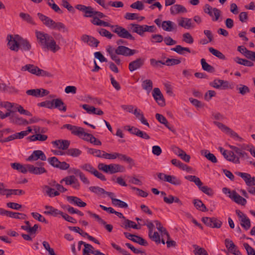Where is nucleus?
<instances>
[{
	"instance_id": "nucleus-1",
	"label": "nucleus",
	"mask_w": 255,
	"mask_h": 255,
	"mask_svg": "<svg viewBox=\"0 0 255 255\" xmlns=\"http://www.w3.org/2000/svg\"><path fill=\"white\" fill-rule=\"evenodd\" d=\"M35 36L38 44L43 50H50L55 53L60 49L53 37L48 33L36 30Z\"/></svg>"
},
{
	"instance_id": "nucleus-2",
	"label": "nucleus",
	"mask_w": 255,
	"mask_h": 255,
	"mask_svg": "<svg viewBox=\"0 0 255 255\" xmlns=\"http://www.w3.org/2000/svg\"><path fill=\"white\" fill-rule=\"evenodd\" d=\"M111 30L121 38L128 39L132 40H134L135 39L134 37L126 28L120 25H112V26H111Z\"/></svg>"
},
{
	"instance_id": "nucleus-3",
	"label": "nucleus",
	"mask_w": 255,
	"mask_h": 255,
	"mask_svg": "<svg viewBox=\"0 0 255 255\" xmlns=\"http://www.w3.org/2000/svg\"><path fill=\"white\" fill-rule=\"evenodd\" d=\"M80 167L84 171L88 172L100 179L102 181H105L107 179L104 175L99 172L90 163H85L80 165Z\"/></svg>"
},
{
	"instance_id": "nucleus-4",
	"label": "nucleus",
	"mask_w": 255,
	"mask_h": 255,
	"mask_svg": "<svg viewBox=\"0 0 255 255\" xmlns=\"http://www.w3.org/2000/svg\"><path fill=\"white\" fill-rule=\"evenodd\" d=\"M213 123L223 131L226 132V133L229 134L231 137L234 138L236 140H239L240 141H242L243 140V139L242 137L239 136V135L237 132L233 130L229 127H227L223 124L216 121H214Z\"/></svg>"
},
{
	"instance_id": "nucleus-5",
	"label": "nucleus",
	"mask_w": 255,
	"mask_h": 255,
	"mask_svg": "<svg viewBox=\"0 0 255 255\" xmlns=\"http://www.w3.org/2000/svg\"><path fill=\"white\" fill-rule=\"evenodd\" d=\"M204 11L209 14L213 21H217L221 15V11L216 7L213 8L209 4H206L204 6Z\"/></svg>"
},
{
	"instance_id": "nucleus-6",
	"label": "nucleus",
	"mask_w": 255,
	"mask_h": 255,
	"mask_svg": "<svg viewBox=\"0 0 255 255\" xmlns=\"http://www.w3.org/2000/svg\"><path fill=\"white\" fill-rule=\"evenodd\" d=\"M157 177L160 180L169 182L174 185L178 186L181 184V181L174 175H169L162 173H159L157 174Z\"/></svg>"
},
{
	"instance_id": "nucleus-7",
	"label": "nucleus",
	"mask_w": 255,
	"mask_h": 255,
	"mask_svg": "<svg viewBox=\"0 0 255 255\" xmlns=\"http://www.w3.org/2000/svg\"><path fill=\"white\" fill-rule=\"evenodd\" d=\"M115 52L119 55H122L125 57H128L133 55L137 52V50L131 49L126 46L119 45L115 49Z\"/></svg>"
},
{
	"instance_id": "nucleus-8",
	"label": "nucleus",
	"mask_w": 255,
	"mask_h": 255,
	"mask_svg": "<svg viewBox=\"0 0 255 255\" xmlns=\"http://www.w3.org/2000/svg\"><path fill=\"white\" fill-rule=\"evenodd\" d=\"M16 35H15L13 37L12 35H7L8 43L7 45L11 50L17 52L19 49L20 40L16 37Z\"/></svg>"
},
{
	"instance_id": "nucleus-9",
	"label": "nucleus",
	"mask_w": 255,
	"mask_h": 255,
	"mask_svg": "<svg viewBox=\"0 0 255 255\" xmlns=\"http://www.w3.org/2000/svg\"><path fill=\"white\" fill-rule=\"evenodd\" d=\"M177 21L179 26L186 29H191L195 27V24L191 18L181 17L177 19Z\"/></svg>"
},
{
	"instance_id": "nucleus-10",
	"label": "nucleus",
	"mask_w": 255,
	"mask_h": 255,
	"mask_svg": "<svg viewBox=\"0 0 255 255\" xmlns=\"http://www.w3.org/2000/svg\"><path fill=\"white\" fill-rule=\"evenodd\" d=\"M81 40L91 47H97L100 41L94 37L87 34H83L81 36Z\"/></svg>"
},
{
	"instance_id": "nucleus-11",
	"label": "nucleus",
	"mask_w": 255,
	"mask_h": 255,
	"mask_svg": "<svg viewBox=\"0 0 255 255\" xmlns=\"http://www.w3.org/2000/svg\"><path fill=\"white\" fill-rule=\"evenodd\" d=\"M152 94L153 97L159 106L164 107L165 105L164 98L159 88H154Z\"/></svg>"
},
{
	"instance_id": "nucleus-12",
	"label": "nucleus",
	"mask_w": 255,
	"mask_h": 255,
	"mask_svg": "<svg viewBox=\"0 0 255 255\" xmlns=\"http://www.w3.org/2000/svg\"><path fill=\"white\" fill-rule=\"evenodd\" d=\"M145 59L138 58L130 62L128 65V69L130 72H133L141 68L144 64Z\"/></svg>"
},
{
	"instance_id": "nucleus-13",
	"label": "nucleus",
	"mask_w": 255,
	"mask_h": 255,
	"mask_svg": "<svg viewBox=\"0 0 255 255\" xmlns=\"http://www.w3.org/2000/svg\"><path fill=\"white\" fill-rule=\"evenodd\" d=\"M40 159L42 161L46 160V156L44 152L40 150H34L27 159V161H36Z\"/></svg>"
},
{
	"instance_id": "nucleus-14",
	"label": "nucleus",
	"mask_w": 255,
	"mask_h": 255,
	"mask_svg": "<svg viewBox=\"0 0 255 255\" xmlns=\"http://www.w3.org/2000/svg\"><path fill=\"white\" fill-rule=\"evenodd\" d=\"M228 146L230 148L232 149L235 153L238 154L237 156L239 157V159L240 158L243 159L250 158V156H249L248 154L243 150V149H247L246 147H243L241 149L237 146L230 144H229Z\"/></svg>"
},
{
	"instance_id": "nucleus-15",
	"label": "nucleus",
	"mask_w": 255,
	"mask_h": 255,
	"mask_svg": "<svg viewBox=\"0 0 255 255\" xmlns=\"http://www.w3.org/2000/svg\"><path fill=\"white\" fill-rule=\"evenodd\" d=\"M69 173H73L76 176H78L81 181L85 184H89L90 181L86 177L85 175L79 169L76 168H71L68 170Z\"/></svg>"
},
{
	"instance_id": "nucleus-16",
	"label": "nucleus",
	"mask_w": 255,
	"mask_h": 255,
	"mask_svg": "<svg viewBox=\"0 0 255 255\" xmlns=\"http://www.w3.org/2000/svg\"><path fill=\"white\" fill-rule=\"evenodd\" d=\"M66 199L70 204L79 207H84L87 205L85 202L76 196H68L66 197Z\"/></svg>"
},
{
	"instance_id": "nucleus-17",
	"label": "nucleus",
	"mask_w": 255,
	"mask_h": 255,
	"mask_svg": "<svg viewBox=\"0 0 255 255\" xmlns=\"http://www.w3.org/2000/svg\"><path fill=\"white\" fill-rule=\"evenodd\" d=\"M229 197L238 204L242 206L245 205L247 203V200L241 196L236 191L233 190L232 193L230 194Z\"/></svg>"
},
{
	"instance_id": "nucleus-18",
	"label": "nucleus",
	"mask_w": 255,
	"mask_h": 255,
	"mask_svg": "<svg viewBox=\"0 0 255 255\" xmlns=\"http://www.w3.org/2000/svg\"><path fill=\"white\" fill-rule=\"evenodd\" d=\"M27 168L29 173L35 175H40L47 172V170L44 167H37L27 164Z\"/></svg>"
},
{
	"instance_id": "nucleus-19",
	"label": "nucleus",
	"mask_w": 255,
	"mask_h": 255,
	"mask_svg": "<svg viewBox=\"0 0 255 255\" xmlns=\"http://www.w3.org/2000/svg\"><path fill=\"white\" fill-rule=\"evenodd\" d=\"M16 37L20 40L19 49L21 50L28 51L31 49V45L27 39H24L18 35H16Z\"/></svg>"
},
{
	"instance_id": "nucleus-20",
	"label": "nucleus",
	"mask_w": 255,
	"mask_h": 255,
	"mask_svg": "<svg viewBox=\"0 0 255 255\" xmlns=\"http://www.w3.org/2000/svg\"><path fill=\"white\" fill-rule=\"evenodd\" d=\"M82 107L89 114H95L100 116L104 114V112L101 110L96 108L93 106L84 104L82 105Z\"/></svg>"
},
{
	"instance_id": "nucleus-21",
	"label": "nucleus",
	"mask_w": 255,
	"mask_h": 255,
	"mask_svg": "<svg viewBox=\"0 0 255 255\" xmlns=\"http://www.w3.org/2000/svg\"><path fill=\"white\" fill-rule=\"evenodd\" d=\"M37 15L40 20L42 21L43 23L45 26L50 29L52 28L53 25L54 23V21L53 19L41 13H38Z\"/></svg>"
},
{
	"instance_id": "nucleus-22",
	"label": "nucleus",
	"mask_w": 255,
	"mask_h": 255,
	"mask_svg": "<svg viewBox=\"0 0 255 255\" xmlns=\"http://www.w3.org/2000/svg\"><path fill=\"white\" fill-rule=\"evenodd\" d=\"M108 170V173L112 174L117 172H123L125 171V168L120 164H110Z\"/></svg>"
},
{
	"instance_id": "nucleus-23",
	"label": "nucleus",
	"mask_w": 255,
	"mask_h": 255,
	"mask_svg": "<svg viewBox=\"0 0 255 255\" xmlns=\"http://www.w3.org/2000/svg\"><path fill=\"white\" fill-rule=\"evenodd\" d=\"M10 122L17 125L25 126L28 125V121L24 119L22 117H19L16 115L11 114V116L10 117Z\"/></svg>"
},
{
	"instance_id": "nucleus-24",
	"label": "nucleus",
	"mask_w": 255,
	"mask_h": 255,
	"mask_svg": "<svg viewBox=\"0 0 255 255\" xmlns=\"http://www.w3.org/2000/svg\"><path fill=\"white\" fill-rule=\"evenodd\" d=\"M223 156L228 161L236 164H239L240 163L239 157L236 156L233 151H228L227 154H225V153L223 154Z\"/></svg>"
},
{
	"instance_id": "nucleus-25",
	"label": "nucleus",
	"mask_w": 255,
	"mask_h": 255,
	"mask_svg": "<svg viewBox=\"0 0 255 255\" xmlns=\"http://www.w3.org/2000/svg\"><path fill=\"white\" fill-rule=\"evenodd\" d=\"M52 109H57L59 111L65 112L67 110V107L61 99H56L53 100Z\"/></svg>"
},
{
	"instance_id": "nucleus-26",
	"label": "nucleus",
	"mask_w": 255,
	"mask_h": 255,
	"mask_svg": "<svg viewBox=\"0 0 255 255\" xmlns=\"http://www.w3.org/2000/svg\"><path fill=\"white\" fill-rule=\"evenodd\" d=\"M162 28L166 31H172L176 29L177 26L170 20H165L162 22Z\"/></svg>"
},
{
	"instance_id": "nucleus-27",
	"label": "nucleus",
	"mask_w": 255,
	"mask_h": 255,
	"mask_svg": "<svg viewBox=\"0 0 255 255\" xmlns=\"http://www.w3.org/2000/svg\"><path fill=\"white\" fill-rule=\"evenodd\" d=\"M47 211L44 212V214L46 215H50L54 217H57L58 215H61L63 212L52 206L46 205L45 206Z\"/></svg>"
},
{
	"instance_id": "nucleus-28",
	"label": "nucleus",
	"mask_w": 255,
	"mask_h": 255,
	"mask_svg": "<svg viewBox=\"0 0 255 255\" xmlns=\"http://www.w3.org/2000/svg\"><path fill=\"white\" fill-rule=\"evenodd\" d=\"M170 10L171 14L173 15L187 12V9L184 6L177 4L171 6Z\"/></svg>"
},
{
	"instance_id": "nucleus-29",
	"label": "nucleus",
	"mask_w": 255,
	"mask_h": 255,
	"mask_svg": "<svg viewBox=\"0 0 255 255\" xmlns=\"http://www.w3.org/2000/svg\"><path fill=\"white\" fill-rule=\"evenodd\" d=\"M11 167L15 170L22 173H26L28 172V168H27V164L22 165L19 163H12L10 164Z\"/></svg>"
},
{
	"instance_id": "nucleus-30",
	"label": "nucleus",
	"mask_w": 255,
	"mask_h": 255,
	"mask_svg": "<svg viewBox=\"0 0 255 255\" xmlns=\"http://www.w3.org/2000/svg\"><path fill=\"white\" fill-rule=\"evenodd\" d=\"M201 153L202 155L204 156L208 160H210L212 163H215L218 162L216 156L213 153H210L208 150H202L201 151Z\"/></svg>"
},
{
	"instance_id": "nucleus-31",
	"label": "nucleus",
	"mask_w": 255,
	"mask_h": 255,
	"mask_svg": "<svg viewBox=\"0 0 255 255\" xmlns=\"http://www.w3.org/2000/svg\"><path fill=\"white\" fill-rule=\"evenodd\" d=\"M38 69V67L36 66H35L33 64H26L24 66L21 67V71H27L31 74L36 75L37 73V70Z\"/></svg>"
},
{
	"instance_id": "nucleus-32",
	"label": "nucleus",
	"mask_w": 255,
	"mask_h": 255,
	"mask_svg": "<svg viewBox=\"0 0 255 255\" xmlns=\"http://www.w3.org/2000/svg\"><path fill=\"white\" fill-rule=\"evenodd\" d=\"M193 203L196 209L199 211L202 212H207L208 211L205 204L199 199H194Z\"/></svg>"
},
{
	"instance_id": "nucleus-33",
	"label": "nucleus",
	"mask_w": 255,
	"mask_h": 255,
	"mask_svg": "<svg viewBox=\"0 0 255 255\" xmlns=\"http://www.w3.org/2000/svg\"><path fill=\"white\" fill-rule=\"evenodd\" d=\"M52 29L57 30L60 31H62V32H68V29L65 26V25L61 22H56L54 21V23L52 27Z\"/></svg>"
},
{
	"instance_id": "nucleus-34",
	"label": "nucleus",
	"mask_w": 255,
	"mask_h": 255,
	"mask_svg": "<svg viewBox=\"0 0 255 255\" xmlns=\"http://www.w3.org/2000/svg\"><path fill=\"white\" fill-rule=\"evenodd\" d=\"M117 158L122 161H124L129 164L133 166L134 165V161L130 157L127 156L126 154L120 153L118 152Z\"/></svg>"
},
{
	"instance_id": "nucleus-35",
	"label": "nucleus",
	"mask_w": 255,
	"mask_h": 255,
	"mask_svg": "<svg viewBox=\"0 0 255 255\" xmlns=\"http://www.w3.org/2000/svg\"><path fill=\"white\" fill-rule=\"evenodd\" d=\"M66 155L74 157H78L82 154V151L78 148H71L65 151Z\"/></svg>"
},
{
	"instance_id": "nucleus-36",
	"label": "nucleus",
	"mask_w": 255,
	"mask_h": 255,
	"mask_svg": "<svg viewBox=\"0 0 255 255\" xmlns=\"http://www.w3.org/2000/svg\"><path fill=\"white\" fill-rule=\"evenodd\" d=\"M234 60L238 64L243 65L245 66L252 67L254 65V64L252 61L245 59L241 58L239 57H235Z\"/></svg>"
},
{
	"instance_id": "nucleus-37",
	"label": "nucleus",
	"mask_w": 255,
	"mask_h": 255,
	"mask_svg": "<svg viewBox=\"0 0 255 255\" xmlns=\"http://www.w3.org/2000/svg\"><path fill=\"white\" fill-rule=\"evenodd\" d=\"M201 64L202 65V69L208 72L213 73L215 72V68L212 66L209 65L206 61L204 58H202L201 60Z\"/></svg>"
},
{
	"instance_id": "nucleus-38",
	"label": "nucleus",
	"mask_w": 255,
	"mask_h": 255,
	"mask_svg": "<svg viewBox=\"0 0 255 255\" xmlns=\"http://www.w3.org/2000/svg\"><path fill=\"white\" fill-rule=\"evenodd\" d=\"M123 224L124 225V228L125 229H128V228H131L137 230L140 229V226H138L135 222L128 219H125V221Z\"/></svg>"
},
{
	"instance_id": "nucleus-39",
	"label": "nucleus",
	"mask_w": 255,
	"mask_h": 255,
	"mask_svg": "<svg viewBox=\"0 0 255 255\" xmlns=\"http://www.w3.org/2000/svg\"><path fill=\"white\" fill-rule=\"evenodd\" d=\"M73 128H71L70 131L71 133L74 134L78 136L79 137H82V134H84L85 132L84 129L83 128L75 126H73Z\"/></svg>"
},
{
	"instance_id": "nucleus-40",
	"label": "nucleus",
	"mask_w": 255,
	"mask_h": 255,
	"mask_svg": "<svg viewBox=\"0 0 255 255\" xmlns=\"http://www.w3.org/2000/svg\"><path fill=\"white\" fill-rule=\"evenodd\" d=\"M171 50L177 52L180 55H184V51L191 53V51L189 48L183 47L180 45H176L175 47L172 48Z\"/></svg>"
},
{
	"instance_id": "nucleus-41",
	"label": "nucleus",
	"mask_w": 255,
	"mask_h": 255,
	"mask_svg": "<svg viewBox=\"0 0 255 255\" xmlns=\"http://www.w3.org/2000/svg\"><path fill=\"white\" fill-rule=\"evenodd\" d=\"M130 240L141 246H147L148 245V244L146 240L143 239L141 237L137 235H135L134 238L130 239Z\"/></svg>"
},
{
	"instance_id": "nucleus-42",
	"label": "nucleus",
	"mask_w": 255,
	"mask_h": 255,
	"mask_svg": "<svg viewBox=\"0 0 255 255\" xmlns=\"http://www.w3.org/2000/svg\"><path fill=\"white\" fill-rule=\"evenodd\" d=\"M25 194V192L21 189H8L6 190L5 195L8 198L11 195H23Z\"/></svg>"
},
{
	"instance_id": "nucleus-43",
	"label": "nucleus",
	"mask_w": 255,
	"mask_h": 255,
	"mask_svg": "<svg viewBox=\"0 0 255 255\" xmlns=\"http://www.w3.org/2000/svg\"><path fill=\"white\" fill-rule=\"evenodd\" d=\"M236 89L242 95H245L250 92L249 88L247 86L243 84L238 85L236 87Z\"/></svg>"
},
{
	"instance_id": "nucleus-44",
	"label": "nucleus",
	"mask_w": 255,
	"mask_h": 255,
	"mask_svg": "<svg viewBox=\"0 0 255 255\" xmlns=\"http://www.w3.org/2000/svg\"><path fill=\"white\" fill-rule=\"evenodd\" d=\"M115 48L111 46H108L106 48L107 52L109 53L112 60L115 61L119 58L117 54L115 52Z\"/></svg>"
},
{
	"instance_id": "nucleus-45",
	"label": "nucleus",
	"mask_w": 255,
	"mask_h": 255,
	"mask_svg": "<svg viewBox=\"0 0 255 255\" xmlns=\"http://www.w3.org/2000/svg\"><path fill=\"white\" fill-rule=\"evenodd\" d=\"M209 51L213 55L216 56L220 59L225 60L226 59L225 56L222 52L213 47H210L209 48Z\"/></svg>"
},
{
	"instance_id": "nucleus-46",
	"label": "nucleus",
	"mask_w": 255,
	"mask_h": 255,
	"mask_svg": "<svg viewBox=\"0 0 255 255\" xmlns=\"http://www.w3.org/2000/svg\"><path fill=\"white\" fill-rule=\"evenodd\" d=\"M97 31L102 36L106 37L110 39L114 36V34H112L110 32L105 28H98L97 29Z\"/></svg>"
},
{
	"instance_id": "nucleus-47",
	"label": "nucleus",
	"mask_w": 255,
	"mask_h": 255,
	"mask_svg": "<svg viewBox=\"0 0 255 255\" xmlns=\"http://www.w3.org/2000/svg\"><path fill=\"white\" fill-rule=\"evenodd\" d=\"M9 217L21 220H24L27 219L26 215L23 213L13 212L12 211L10 212Z\"/></svg>"
},
{
	"instance_id": "nucleus-48",
	"label": "nucleus",
	"mask_w": 255,
	"mask_h": 255,
	"mask_svg": "<svg viewBox=\"0 0 255 255\" xmlns=\"http://www.w3.org/2000/svg\"><path fill=\"white\" fill-rule=\"evenodd\" d=\"M236 174L244 179L247 185L248 184L250 183L249 180H250V179H251V175L250 174L241 172H237Z\"/></svg>"
},
{
	"instance_id": "nucleus-49",
	"label": "nucleus",
	"mask_w": 255,
	"mask_h": 255,
	"mask_svg": "<svg viewBox=\"0 0 255 255\" xmlns=\"http://www.w3.org/2000/svg\"><path fill=\"white\" fill-rule=\"evenodd\" d=\"M84 135L85 136H89V140L90 143L96 145H101L102 144L101 141L99 139H97L92 134L85 132Z\"/></svg>"
},
{
	"instance_id": "nucleus-50",
	"label": "nucleus",
	"mask_w": 255,
	"mask_h": 255,
	"mask_svg": "<svg viewBox=\"0 0 255 255\" xmlns=\"http://www.w3.org/2000/svg\"><path fill=\"white\" fill-rule=\"evenodd\" d=\"M154 222L155 223L157 229L159 232L163 233L164 235H166L167 236V237L169 238V234H168V232L166 231V229L162 227L161 223L158 220H155L154 221Z\"/></svg>"
},
{
	"instance_id": "nucleus-51",
	"label": "nucleus",
	"mask_w": 255,
	"mask_h": 255,
	"mask_svg": "<svg viewBox=\"0 0 255 255\" xmlns=\"http://www.w3.org/2000/svg\"><path fill=\"white\" fill-rule=\"evenodd\" d=\"M241 226L245 230H249L251 227V221L248 217H245L243 220H240Z\"/></svg>"
},
{
	"instance_id": "nucleus-52",
	"label": "nucleus",
	"mask_w": 255,
	"mask_h": 255,
	"mask_svg": "<svg viewBox=\"0 0 255 255\" xmlns=\"http://www.w3.org/2000/svg\"><path fill=\"white\" fill-rule=\"evenodd\" d=\"M89 189L92 192L98 195L104 194V193L106 192V191L103 188L99 186H91Z\"/></svg>"
},
{
	"instance_id": "nucleus-53",
	"label": "nucleus",
	"mask_w": 255,
	"mask_h": 255,
	"mask_svg": "<svg viewBox=\"0 0 255 255\" xmlns=\"http://www.w3.org/2000/svg\"><path fill=\"white\" fill-rule=\"evenodd\" d=\"M152 87L153 83L150 80H145L143 82L142 84V88L147 91H150L152 88Z\"/></svg>"
},
{
	"instance_id": "nucleus-54",
	"label": "nucleus",
	"mask_w": 255,
	"mask_h": 255,
	"mask_svg": "<svg viewBox=\"0 0 255 255\" xmlns=\"http://www.w3.org/2000/svg\"><path fill=\"white\" fill-rule=\"evenodd\" d=\"M102 150L99 149H96L91 148H88V152L91 154H92L96 157L102 158Z\"/></svg>"
},
{
	"instance_id": "nucleus-55",
	"label": "nucleus",
	"mask_w": 255,
	"mask_h": 255,
	"mask_svg": "<svg viewBox=\"0 0 255 255\" xmlns=\"http://www.w3.org/2000/svg\"><path fill=\"white\" fill-rule=\"evenodd\" d=\"M150 64L151 66L154 68L162 67L161 65H165V62L161 60H156L154 58L150 59Z\"/></svg>"
},
{
	"instance_id": "nucleus-56",
	"label": "nucleus",
	"mask_w": 255,
	"mask_h": 255,
	"mask_svg": "<svg viewBox=\"0 0 255 255\" xmlns=\"http://www.w3.org/2000/svg\"><path fill=\"white\" fill-rule=\"evenodd\" d=\"M202 221L207 226L211 228L212 227V223L213 221H216L215 217H204L202 218Z\"/></svg>"
},
{
	"instance_id": "nucleus-57",
	"label": "nucleus",
	"mask_w": 255,
	"mask_h": 255,
	"mask_svg": "<svg viewBox=\"0 0 255 255\" xmlns=\"http://www.w3.org/2000/svg\"><path fill=\"white\" fill-rule=\"evenodd\" d=\"M31 215L35 219L37 220L38 221L48 224V222L46 220L45 217L42 216L41 214L37 212L31 213Z\"/></svg>"
},
{
	"instance_id": "nucleus-58",
	"label": "nucleus",
	"mask_w": 255,
	"mask_h": 255,
	"mask_svg": "<svg viewBox=\"0 0 255 255\" xmlns=\"http://www.w3.org/2000/svg\"><path fill=\"white\" fill-rule=\"evenodd\" d=\"M225 242L226 247L230 252L232 253L234 250L236 249V246L232 241L228 239H226L225 241Z\"/></svg>"
},
{
	"instance_id": "nucleus-59",
	"label": "nucleus",
	"mask_w": 255,
	"mask_h": 255,
	"mask_svg": "<svg viewBox=\"0 0 255 255\" xmlns=\"http://www.w3.org/2000/svg\"><path fill=\"white\" fill-rule=\"evenodd\" d=\"M88 8L84 11V16L87 17H93L95 16V10L91 6H88Z\"/></svg>"
},
{
	"instance_id": "nucleus-60",
	"label": "nucleus",
	"mask_w": 255,
	"mask_h": 255,
	"mask_svg": "<svg viewBox=\"0 0 255 255\" xmlns=\"http://www.w3.org/2000/svg\"><path fill=\"white\" fill-rule=\"evenodd\" d=\"M181 63V61L180 59H170L167 58L166 60L165 61V65L168 66H173L175 65H178Z\"/></svg>"
},
{
	"instance_id": "nucleus-61",
	"label": "nucleus",
	"mask_w": 255,
	"mask_h": 255,
	"mask_svg": "<svg viewBox=\"0 0 255 255\" xmlns=\"http://www.w3.org/2000/svg\"><path fill=\"white\" fill-rule=\"evenodd\" d=\"M47 161L51 166L55 168H57L60 163V161L55 156L48 158Z\"/></svg>"
},
{
	"instance_id": "nucleus-62",
	"label": "nucleus",
	"mask_w": 255,
	"mask_h": 255,
	"mask_svg": "<svg viewBox=\"0 0 255 255\" xmlns=\"http://www.w3.org/2000/svg\"><path fill=\"white\" fill-rule=\"evenodd\" d=\"M84 247L85 249L83 250V254L84 255L86 254L88 255L90 253L93 254L95 251H94V248L91 245L85 243Z\"/></svg>"
},
{
	"instance_id": "nucleus-63",
	"label": "nucleus",
	"mask_w": 255,
	"mask_h": 255,
	"mask_svg": "<svg viewBox=\"0 0 255 255\" xmlns=\"http://www.w3.org/2000/svg\"><path fill=\"white\" fill-rule=\"evenodd\" d=\"M130 28L132 29V31L138 34L139 35L141 36V28L142 26L137 24H130Z\"/></svg>"
},
{
	"instance_id": "nucleus-64",
	"label": "nucleus",
	"mask_w": 255,
	"mask_h": 255,
	"mask_svg": "<svg viewBox=\"0 0 255 255\" xmlns=\"http://www.w3.org/2000/svg\"><path fill=\"white\" fill-rule=\"evenodd\" d=\"M244 247L247 251L248 255H255V250L251 247L249 244L245 243L243 244Z\"/></svg>"
}]
</instances>
